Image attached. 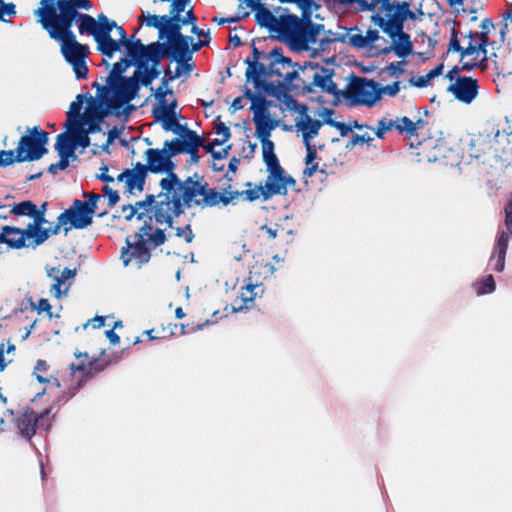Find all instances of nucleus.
<instances>
[{
  "label": "nucleus",
  "mask_w": 512,
  "mask_h": 512,
  "mask_svg": "<svg viewBox=\"0 0 512 512\" xmlns=\"http://www.w3.org/2000/svg\"><path fill=\"white\" fill-rule=\"evenodd\" d=\"M63 219L68 223L65 229L67 234L71 229H84L93 223L94 214L83 204L82 200L75 199L72 205L62 212Z\"/></svg>",
  "instance_id": "obj_20"
},
{
  "label": "nucleus",
  "mask_w": 512,
  "mask_h": 512,
  "mask_svg": "<svg viewBox=\"0 0 512 512\" xmlns=\"http://www.w3.org/2000/svg\"><path fill=\"white\" fill-rule=\"evenodd\" d=\"M84 197H87L88 200L83 201V204L93 213L95 214L97 210V203L100 200L101 196L94 192H84Z\"/></svg>",
  "instance_id": "obj_63"
},
{
  "label": "nucleus",
  "mask_w": 512,
  "mask_h": 512,
  "mask_svg": "<svg viewBox=\"0 0 512 512\" xmlns=\"http://www.w3.org/2000/svg\"><path fill=\"white\" fill-rule=\"evenodd\" d=\"M29 134L20 138L16 148V161H36L48 153L46 144L49 140L48 132L42 130L40 126H34L28 129Z\"/></svg>",
  "instance_id": "obj_9"
},
{
  "label": "nucleus",
  "mask_w": 512,
  "mask_h": 512,
  "mask_svg": "<svg viewBox=\"0 0 512 512\" xmlns=\"http://www.w3.org/2000/svg\"><path fill=\"white\" fill-rule=\"evenodd\" d=\"M434 150L436 151L434 154L435 159H443L446 163H450L451 165L458 162V153L453 148L447 147L444 141L438 140L434 146Z\"/></svg>",
  "instance_id": "obj_44"
},
{
  "label": "nucleus",
  "mask_w": 512,
  "mask_h": 512,
  "mask_svg": "<svg viewBox=\"0 0 512 512\" xmlns=\"http://www.w3.org/2000/svg\"><path fill=\"white\" fill-rule=\"evenodd\" d=\"M245 186L248 187V189L243 190V191H237V190L232 191V190H229L231 188V186L229 185L228 188H225L223 190V197H231L229 204L234 203L235 200L239 199L240 197H242L244 200L249 201V202L258 200L260 198V196H262L264 200H267L272 197V196L265 197L266 185L265 186H261V185L256 186V185H253L251 182H247L245 184Z\"/></svg>",
  "instance_id": "obj_28"
},
{
  "label": "nucleus",
  "mask_w": 512,
  "mask_h": 512,
  "mask_svg": "<svg viewBox=\"0 0 512 512\" xmlns=\"http://www.w3.org/2000/svg\"><path fill=\"white\" fill-rule=\"evenodd\" d=\"M37 205L33 203L31 200H25L19 203H15L11 209L10 213L14 216H28L31 217L35 212V208Z\"/></svg>",
  "instance_id": "obj_51"
},
{
  "label": "nucleus",
  "mask_w": 512,
  "mask_h": 512,
  "mask_svg": "<svg viewBox=\"0 0 512 512\" xmlns=\"http://www.w3.org/2000/svg\"><path fill=\"white\" fill-rule=\"evenodd\" d=\"M34 375L40 383H54L58 388L60 383L57 378L49 374V365L45 360H38L34 368Z\"/></svg>",
  "instance_id": "obj_45"
},
{
  "label": "nucleus",
  "mask_w": 512,
  "mask_h": 512,
  "mask_svg": "<svg viewBox=\"0 0 512 512\" xmlns=\"http://www.w3.org/2000/svg\"><path fill=\"white\" fill-rule=\"evenodd\" d=\"M75 276L76 269L64 268L60 271L59 278H57V283H54L52 286V290H54L56 297H60L62 293H65L68 290V287H65L64 291H62L61 288L65 285L66 281L73 279Z\"/></svg>",
  "instance_id": "obj_49"
},
{
  "label": "nucleus",
  "mask_w": 512,
  "mask_h": 512,
  "mask_svg": "<svg viewBox=\"0 0 512 512\" xmlns=\"http://www.w3.org/2000/svg\"><path fill=\"white\" fill-rule=\"evenodd\" d=\"M92 87L96 89L99 101L104 103L107 109L115 110L132 101L138 94L140 85L138 74H134L132 77L108 82L105 86L94 82Z\"/></svg>",
  "instance_id": "obj_6"
},
{
  "label": "nucleus",
  "mask_w": 512,
  "mask_h": 512,
  "mask_svg": "<svg viewBox=\"0 0 512 512\" xmlns=\"http://www.w3.org/2000/svg\"><path fill=\"white\" fill-rule=\"evenodd\" d=\"M417 16L410 9L408 1L388 0L387 7L381 8L371 16L372 22L377 25L386 35L392 39L391 45H384L380 53L388 54L394 52L399 58H405L413 51V44L410 35L404 32L406 20L415 21Z\"/></svg>",
  "instance_id": "obj_2"
},
{
  "label": "nucleus",
  "mask_w": 512,
  "mask_h": 512,
  "mask_svg": "<svg viewBox=\"0 0 512 512\" xmlns=\"http://www.w3.org/2000/svg\"><path fill=\"white\" fill-rule=\"evenodd\" d=\"M157 102V105L152 109V116L157 121L176 111L177 100L175 98H173L170 102H168L166 98L158 99Z\"/></svg>",
  "instance_id": "obj_43"
},
{
  "label": "nucleus",
  "mask_w": 512,
  "mask_h": 512,
  "mask_svg": "<svg viewBox=\"0 0 512 512\" xmlns=\"http://www.w3.org/2000/svg\"><path fill=\"white\" fill-rule=\"evenodd\" d=\"M492 149V139L486 135H479L471 140L469 154L471 157L479 159L490 153Z\"/></svg>",
  "instance_id": "obj_38"
},
{
  "label": "nucleus",
  "mask_w": 512,
  "mask_h": 512,
  "mask_svg": "<svg viewBox=\"0 0 512 512\" xmlns=\"http://www.w3.org/2000/svg\"><path fill=\"white\" fill-rule=\"evenodd\" d=\"M396 130L399 134L405 135L407 138L418 137L416 133L414 121L410 118L403 116L395 119Z\"/></svg>",
  "instance_id": "obj_48"
},
{
  "label": "nucleus",
  "mask_w": 512,
  "mask_h": 512,
  "mask_svg": "<svg viewBox=\"0 0 512 512\" xmlns=\"http://www.w3.org/2000/svg\"><path fill=\"white\" fill-rule=\"evenodd\" d=\"M263 161L268 171L265 197L286 195L288 186H294L296 181L292 176L285 173L275 153L263 156Z\"/></svg>",
  "instance_id": "obj_12"
},
{
  "label": "nucleus",
  "mask_w": 512,
  "mask_h": 512,
  "mask_svg": "<svg viewBox=\"0 0 512 512\" xmlns=\"http://www.w3.org/2000/svg\"><path fill=\"white\" fill-rule=\"evenodd\" d=\"M79 33L81 35H91L97 44V50L101 53L103 38L99 31V27L97 26V21L93 16L88 14L87 17L79 24Z\"/></svg>",
  "instance_id": "obj_37"
},
{
  "label": "nucleus",
  "mask_w": 512,
  "mask_h": 512,
  "mask_svg": "<svg viewBox=\"0 0 512 512\" xmlns=\"http://www.w3.org/2000/svg\"><path fill=\"white\" fill-rule=\"evenodd\" d=\"M504 212H505L504 223H505L508 233L505 231H502L499 234L497 242L494 246L493 255L490 259L491 261H495L494 270L499 273L502 272L505 268V258H506V253H507L509 239H510L509 235L512 236V193H511L509 201L505 205Z\"/></svg>",
  "instance_id": "obj_19"
},
{
  "label": "nucleus",
  "mask_w": 512,
  "mask_h": 512,
  "mask_svg": "<svg viewBox=\"0 0 512 512\" xmlns=\"http://www.w3.org/2000/svg\"><path fill=\"white\" fill-rule=\"evenodd\" d=\"M55 149L59 156L67 158L75 157V141L68 133H60L57 135Z\"/></svg>",
  "instance_id": "obj_39"
},
{
  "label": "nucleus",
  "mask_w": 512,
  "mask_h": 512,
  "mask_svg": "<svg viewBox=\"0 0 512 512\" xmlns=\"http://www.w3.org/2000/svg\"><path fill=\"white\" fill-rule=\"evenodd\" d=\"M306 148V157H305V169L303 171V175L305 177H312L317 171L324 172V170H319V162L317 155V147L314 144L304 145Z\"/></svg>",
  "instance_id": "obj_40"
},
{
  "label": "nucleus",
  "mask_w": 512,
  "mask_h": 512,
  "mask_svg": "<svg viewBox=\"0 0 512 512\" xmlns=\"http://www.w3.org/2000/svg\"><path fill=\"white\" fill-rule=\"evenodd\" d=\"M447 91L460 102L470 104L479 93L478 80L469 76L458 77L448 86Z\"/></svg>",
  "instance_id": "obj_24"
},
{
  "label": "nucleus",
  "mask_w": 512,
  "mask_h": 512,
  "mask_svg": "<svg viewBox=\"0 0 512 512\" xmlns=\"http://www.w3.org/2000/svg\"><path fill=\"white\" fill-rule=\"evenodd\" d=\"M302 19L297 15H280L273 33L278 38L286 40L292 47L297 48Z\"/></svg>",
  "instance_id": "obj_21"
},
{
  "label": "nucleus",
  "mask_w": 512,
  "mask_h": 512,
  "mask_svg": "<svg viewBox=\"0 0 512 512\" xmlns=\"http://www.w3.org/2000/svg\"><path fill=\"white\" fill-rule=\"evenodd\" d=\"M84 123H85L84 117L67 118L65 125L69 132L68 135H74L76 133L83 131Z\"/></svg>",
  "instance_id": "obj_58"
},
{
  "label": "nucleus",
  "mask_w": 512,
  "mask_h": 512,
  "mask_svg": "<svg viewBox=\"0 0 512 512\" xmlns=\"http://www.w3.org/2000/svg\"><path fill=\"white\" fill-rule=\"evenodd\" d=\"M474 287L478 295L492 293L496 284L492 275H488L474 283Z\"/></svg>",
  "instance_id": "obj_53"
},
{
  "label": "nucleus",
  "mask_w": 512,
  "mask_h": 512,
  "mask_svg": "<svg viewBox=\"0 0 512 512\" xmlns=\"http://www.w3.org/2000/svg\"><path fill=\"white\" fill-rule=\"evenodd\" d=\"M122 359V353H113L107 358L100 359V357H92L91 360L88 361V365H84L83 363L79 364H70L71 374L74 375L75 372H82V377L78 380L77 385L73 388V392L71 393V397L78 391L88 379L95 377L99 373L106 370L109 366L117 364Z\"/></svg>",
  "instance_id": "obj_14"
},
{
  "label": "nucleus",
  "mask_w": 512,
  "mask_h": 512,
  "mask_svg": "<svg viewBox=\"0 0 512 512\" xmlns=\"http://www.w3.org/2000/svg\"><path fill=\"white\" fill-rule=\"evenodd\" d=\"M148 171L144 164L137 162L133 169H125L117 176V181L125 182L126 191L133 194L134 190L142 192L144 190Z\"/></svg>",
  "instance_id": "obj_26"
},
{
  "label": "nucleus",
  "mask_w": 512,
  "mask_h": 512,
  "mask_svg": "<svg viewBox=\"0 0 512 512\" xmlns=\"http://www.w3.org/2000/svg\"><path fill=\"white\" fill-rule=\"evenodd\" d=\"M146 164L145 169L153 174H166L159 182L161 192L166 188H171L177 181L175 169L176 163L173 157L177 156L176 142L163 143V148H148L145 153Z\"/></svg>",
  "instance_id": "obj_5"
},
{
  "label": "nucleus",
  "mask_w": 512,
  "mask_h": 512,
  "mask_svg": "<svg viewBox=\"0 0 512 512\" xmlns=\"http://www.w3.org/2000/svg\"><path fill=\"white\" fill-rule=\"evenodd\" d=\"M281 3H294L303 13V17L310 15L313 8L317 9L319 6L315 4L314 0H279Z\"/></svg>",
  "instance_id": "obj_57"
},
{
  "label": "nucleus",
  "mask_w": 512,
  "mask_h": 512,
  "mask_svg": "<svg viewBox=\"0 0 512 512\" xmlns=\"http://www.w3.org/2000/svg\"><path fill=\"white\" fill-rule=\"evenodd\" d=\"M323 122L312 119L305 111L301 114L300 120L296 121L295 127L302 133V141L304 145H311V140L319 134Z\"/></svg>",
  "instance_id": "obj_29"
},
{
  "label": "nucleus",
  "mask_w": 512,
  "mask_h": 512,
  "mask_svg": "<svg viewBox=\"0 0 512 512\" xmlns=\"http://www.w3.org/2000/svg\"><path fill=\"white\" fill-rule=\"evenodd\" d=\"M114 29L118 34V39H113L114 44L111 46L107 44V40H103L101 51L103 56L112 58L116 52L120 51L122 46L126 49L127 57H136L139 51L144 49L145 45L141 39H136L134 35L129 38L122 26L116 24Z\"/></svg>",
  "instance_id": "obj_18"
},
{
  "label": "nucleus",
  "mask_w": 512,
  "mask_h": 512,
  "mask_svg": "<svg viewBox=\"0 0 512 512\" xmlns=\"http://www.w3.org/2000/svg\"><path fill=\"white\" fill-rule=\"evenodd\" d=\"M91 101L90 106L86 113L84 114L85 122H92V120L102 121V119L107 115V111L101 107L103 104L101 101L99 104H96L90 94H87Z\"/></svg>",
  "instance_id": "obj_50"
},
{
  "label": "nucleus",
  "mask_w": 512,
  "mask_h": 512,
  "mask_svg": "<svg viewBox=\"0 0 512 512\" xmlns=\"http://www.w3.org/2000/svg\"><path fill=\"white\" fill-rule=\"evenodd\" d=\"M104 196L108 198V206L114 207L120 200V196L116 190H113L110 186L105 185L101 189Z\"/></svg>",
  "instance_id": "obj_64"
},
{
  "label": "nucleus",
  "mask_w": 512,
  "mask_h": 512,
  "mask_svg": "<svg viewBox=\"0 0 512 512\" xmlns=\"http://www.w3.org/2000/svg\"><path fill=\"white\" fill-rule=\"evenodd\" d=\"M164 26L162 28V32L159 40L166 39L164 42L156 41L150 43L155 48H158L162 51L176 54H183L186 52V43H187V35L182 34V27L185 26L181 22V18L164 16Z\"/></svg>",
  "instance_id": "obj_10"
},
{
  "label": "nucleus",
  "mask_w": 512,
  "mask_h": 512,
  "mask_svg": "<svg viewBox=\"0 0 512 512\" xmlns=\"http://www.w3.org/2000/svg\"><path fill=\"white\" fill-rule=\"evenodd\" d=\"M33 236L27 231V228H18L5 225L1 229L0 243L6 244L11 249L37 248L39 245H32Z\"/></svg>",
  "instance_id": "obj_23"
},
{
  "label": "nucleus",
  "mask_w": 512,
  "mask_h": 512,
  "mask_svg": "<svg viewBox=\"0 0 512 512\" xmlns=\"http://www.w3.org/2000/svg\"><path fill=\"white\" fill-rule=\"evenodd\" d=\"M59 5L66 9H79L90 10L92 8V2L90 0H57Z\"/></svg>",
  "instance_id": "obj_55"
},
{
  "label": "nucleus",
  "mask_w": 512,
  "mask_h": 512,
  "mask_svg": "<svg viewBox=\"0 0 512 512\" xmlns=\"http://www.w3.org/2000/svg\"><path fill=\"white\" fill-rule=\"evenodd\" d=\"M392 129H396L395 120L383 117L380 120H378L374 132L378 138L383 139L385 137V134L390 132Z\"/></svg>",
  "instance_id": "obj_54"
},
{
  "label": "nucleus",
  "mask_w": 512,
  "mask_h": 512,
  "mask_svg": "<svg viewBox=\"0 0 512 512\" xmlns=\"http://www.w3.org/2000/svg\"><path fill=\"white\" fill-rule=\"evenodd\" d=\"M60 51L64 59L72 66L77 79H85L88 75L86 58L89 53L87 45L81 44L76 37L59 41Z\"/></svg>",
  "instance_id": "obj_13"
},
{
  "label": "nucleus",
  "mask_w": 512,
  "mask_h": 512,
  "mask_svg": "<svg viewBox=\"0 0 512 512\" xmlns=\"http://www.w3.org/2000/svg\"><path fill=\"white\" fill-rule=\"evenodd\" d=\"M86 95L79 94L76 97V101L72 102L70 104V109L67 112V118L72 117H84V115L81 114V109L83 106V99Z\"/></svg>",
  "instance_id": "obj_61"
},
{
  "label": "nucleus",
  "mask_w": 512,
  "mask_h": 512,
  "mask_svg": "<svg viewBox=\"0 0 512 512\" xmlns=\"http://www.w3.org/2000/svg\"><path fill=\"white\" fill-rule=\"evenodd\" d=\"M50 413L51 408H46L41 413H37L32 408L27 407L16 419V426L20 435L23 438L30 440L35 435L38 427L48 429L50 426L48 420Z\"/></svg>",
  "instance_id": "obj_17"
},
{
  "label": "nucleus",
  "mask_w": 512,
  "mask_h": 512,
  "mask_svg": "<svg viewBox=\"0 0 512 512\" xmlns=\"http://www.w3.org/2000/svg\"><path fill=\"white\" fill-rule=\"evenodd\" d=\"M201 146H204V139L199 136L198 134H195L194 136L190 137L189 139L185 141L177 140L176 141V149H177V155L180 154H188L189 155V164L197 165L200 161L199 156V148Z\"/></svg>",
  "instance_id": "obj_31"
},
{
  "label": "nucleus",
  "mask_w": 512,
  "mask_h": 512,
  "mask_svg": "<svg viewBox=\"0 0 512 512\" xmlns=\"http://www.w3.org/2000/svg\"><path fill=\"white\" fill-rule=\"evenodd\" d=\"M333 70L321 67L318 73H315L312 80L313 87H318L322 92L338 96L339 90L336 83L332 80Z\"/></svg>",
  "instance_id": "obj_34"
},
{
  "label": "nucleus",
  "mask_w": 512,
  "mask_h": 512,
  "mask_svg": "<svg viewBox=\"0 0 512 512\" xmlns=\"http://www.w3.org/2000/svg\"><path fill=\"white\" fill-rule=\"evenodd\" d=\"M190 0H172L170 5L169 14L166 16L181 18V13L186 10Z\"/></svg>",
  "instance_id": "obj_59"
},
{
  "label": "nucleus",
  "mask_w": 512,
  "mask_h": 512,
  "mask_svg": "<svg viewBox=\"0 0 512 512\" xmlns=\"http://www.w3.org/2000/svg\"><path fill=\"white\" fill-rule=\"evenodd\" d=\"M268 102L266 98L263 95H258L255 99L251 101V107L250 109L253 111L254 116L257 115H263L268 112L267 109Z\"/></svg>",
  "instance_id": "obj_56"
},
{
  "label": "nucleus",
  "mask_w": 512,
  "mask_h": 512,
  "mask_svg": "<svg viewBox=\"0 0 512 512\" xmlns=\"http://www.w3.org/2000/svg\"><path fill=\"white\" fill-rule=\"evenodd\" d=\"M160 121L163 130L173 132L177 135V137H174L171 140H166V142H176L177 140L185 141L197 134L196 131L190 129L186 124L179 123L176 111L162 118Z\"/></svg>",
  "instance_id": "obj_27"
},
{
  "label": "nucleus",
  "mask_w": 512,
  "mask_h": 512,
  "mask_svg": "<svg viewBox=\"0 0 512 512\" xmlns=\"http://www.w3.org/2000/svg\"><path fill=\"white\" fill-rule=\"evenodd\" d=\"M373 141H374V138L372 136H370V134H368V133H365V134H362V135L354 134L350 138L349 142L346 144V148L352 149L356 145L364 144V143L367 144V145H370L371 142H373Z\"/></svg>",
  "instance_id": "obj_60"
},
{
  "label": "nucleus",
  "mask_w": 512,
  "mask_h": 512,
  "mask_svg": "<svg viewBox=\"0 0 512 512\" xmlns=\"http://www.w3.org/2000/svg\"><path fill=\"white\" fill-rule=\"evenodd\" d=\"M321 66L317 63L305 62L304 65L294 67L296 72L295 80L288 85L287 90L307 94L313 91L312 80L315 73H318Z\"/></svg>",
  "instance_id": "obj_22"
},
{
  "label": "nucleus",
  "mask_w": 512,
  "mask_h": 512,
  "mask_svg": "<svg viewBox=\"0 0 512 512\" xmlns=\"http://www.w3.org/2000/svg\"><path fill=\"white\" fill-rule=\"evenodd\" d=\"M33 219L32 222L28 223L26 226L27 231L33 236V240H31L32 245H42L48 239V231L47 228H44L43 225L48 223L45 218V214L42 212H38V207L35 208V212L31 215Z\"/></svg>",
  "instance_id": "obj_30"
},
{
  "label": "nucleus",
  "mask_w": 512,
  "mask_h": 512,
  "mask_svg": "<svg viewBox=\"0 0 512 512\" xmlns=\"http://www.w3.org/2000/svg\"><path fill=\"white\" fill-rule=\"evenodd\" d=\"M208 45V40H198L197 42H194L192 37L187 36L186 52H184L183 54L177 52L176 54L171 53L169 56V60L171 62H176L177 64H184L185 62L190 61L192 59L193 53L199 51L202 47Z\"/></svg>",
  "instance_id": "obj_35"
},
{
  "label": "nucleus",
  "mask_w": 512,
  "mask_h": 512,
  "mask_svg": "<svg viewBox=\"0 0 512 512\" xmlns=\"http://www.w3.org/2000/svg\"><path fill=\"white\" fill-rule=\"evenodd\" d=\"M40 5L35 15L51 39L59 42L76 37L71 30L74 22L65 7L59 5L57 0H41Z\"/></svg>",
  "instance_id": "obj_4"
},
{
  "label": "nucleus",
  "mask_w": 512,
  "mask_h": 512,
  "mask_svg": "<svg viewBox=\"0 0 512 512\" xmlns=\"http://www.w3.org/2000/svg\"><path fill=\"white\" fill-rule=\"evenodd\" d=\"M164 57L169 59V53L150 44L144 46V49L139 51L136 57H132L137 67L134 74H138L139 85L147 87L154 79L158 78L160 75L158 65Z\"/></svg>",
  "instance_id": "obj_8"
},
{
  "label": "nucleus",
  "mask_w": 512,
  "mask_h": 512,
  "mask_svg": "<svg viewBox=\"0 0 512 512\" xmlns=\"http://www.w3.org/2000/svg\"><path fill=\"white\" fill-rule=\"evenodd\" d=\"M96 21L103 40H107L108 45H113L114 42L113 38L111 37V32L114 27H116V22L114 20L108 19V17L103 13L98 15Z\"/></svg>",
  "instance_id": "obj_47"
},
{
  "label": "nucleus",
  "mask_w": 512,
  "mask_h": 512,
  "mask_svg": "<svg viewBox=\"0 0 512 512\" xmlns=\"http://www.w3.org/2000/svg\"><path fill=\"white\" fill-rule=\"evenodd\" d=\"M153 208V217L157 224L172 228L173 219L184 213V208L201 209L215 207L220 203L229 205L231 197H223L215 188H211L204 176L194 173L184 180L177 176L176 184L158 194Z\"/></svg>",
  "instance_id": "obj_1"
},
{
  "label": "nucleus",
  "mask_w": 512,
  "mask_h": 512,
  "mask_svg": "<svg viewBox=\"0 0 512 512\" xmlns=\"http://www.w3.org/2000/svg\"><path fill=\"white\" fill-rule=\"evenodd\" d=\"M253 121L256 127V136L257 138H269L271 134V130L274 129L275 125L273 124L270 114L266 113L263 115L253 116Z\"/></svg>",
  "instance_id": "obj_41"
},
{
  "label": "nucleus",
  "mask_w": 512,
  "mask_h": 512,
  "mask_svg": "<svg viewBox=\"0 0 512 512\" xmlns=\"http://www.w3.org/2000/svg\"><path fill=\"white\" fill-rule=\"evenodd\" d=\"M340 4L348 5L355 12H377L381 6L387 7L388 0H337Z\"/></svg>",
  "instance_id": "obj_36"
},
{
  "label": "nucleus",
  "mask_w": 512,
  "mask_h": 512,
  "mask_svg": "<svg viewBox=\"0 0 512 512\" xmlns=\"http://www.w3.org/2000/svg\"><path fill=\"white\" fill-rule=\"evenodd\" d=\"M305 18H307V20H302L297 49H305L309 43L316 42L323 28V25L311 22L309 15Z\"/></svg>",
  "instance_id": "obj_33"
},
{
  "label": "nucleus",
  "mask_w": 512,
  "mask_h": 512,
  "mask_svg": "<svg viewBox=\"0 0 512 512\" xmlns=\"http://www.w3.org/2000/svg\"><path fill=\"white\" fill-rule=\"evenodd\" d=\"M271 60L270 51L264 52L259 50L254 42L252 43V58L247 57L244 63L248 66L245 71L246 79L251 80L256 88L265 87L268 91L272 84L262 80L263 73L267 63Z\"/></svg>",
  "instance_id": "obj_16"
},
{
  "label": "nucleus",
  "mask_w": 512,
  "mask_h": 512,
  "mask_svg": "<svg viewBox=\"0 0 512 512\" xmlns=\"http://www.w3.org/2000/svg\"><path fill=\"white\" fill-rule=\"evenodd\" d=\"M152 218L153 215L148 216L149 222L144 221L135 234L126 237V246L122 247L120 256L125 267L133 264L140 269L150 261L151 249L161 246L167 240L165 229L154 228Z\"/></svg>",
  "instance_id": "obj_3"
},
{
  "label": "nucleus",
  "mask_w": 512,
  "mask_h": 512,
  "mask_svg": "<svg viewBox=\"0 0 512 512\" xmlns=\"http://www.w3.org/2000/svg\"><path fill=\"white\" fill-rule=\"evenodd\" d=\"M164 15L158 16V15H151L150 13L145 14L142 12V14L138 17L139 22H144L147 27H152L158 30V38H160L162 28L164 26Z\"/></svg>",
  "instance_id": "obj_52"
},
{
  "label": "nucleus",
  "mask_w": 512,
  "mask_h": 512,
  "mask_svg": "<svg viewBox=\"0 0 512 512\" xmlns=\"http://www.w3.org/2000/svg\"><path fill=\"white\" fill-rule=\"evenodd\" d=\"M459 33L454 27L450 31L449 39V51L458 52L460 58L471 57V60H478L482 57V60H489L490 57L487 55V45L485 33H478L469 31L465 33L464 39L467 40L466 45H461V39Z\"/></svg>",
  "instance_id": "obj_7"
},
{
  "label": "nucleus",
  "mask_w": 512,
  "mask_h": 512,
  "mask_svg": "<svg viewBox=\"0 0 512 512\" xmlns=\"http://www.w3.org/2000/svg\"><path fill=\"white\" fill-rule=\"evenodd\" d=\"M382 41L385 45L387 40L379 35L378 30L368 29L366 34L363 35L361 30L357 27L351 28L348 34V44L356 49H376L380 52V48L384 46L377 44L378 41Z\"/></svg>",
  "instance_id": "obj_25"
},
{
  "label": "nucleus",
  "mask_w": 512,
  "mask_h": 512,
  "mask_svg": "<svg viewBox=\"0 0 512 512\" xmlns=\"http://www.w3.org/2000/svg\"><path fill=\"white\" fill-rule=\"evenodd\" d=\"M400 89V81H395L392 84H388L385 86H380L378 84L379 99L381 98L382 95L395 97L399 93Z\"/></svg>",
  "instance_id": "obj_62"
},
{
  "label": "nucleus",
  "mask_w": 512,
  "mask_h": 512,
  "mask_svg": "<svg viewBox=\"0 0 512 512\" xmlns=\"http://www.w3.org/2000/svg\"><path fill=\"white\" fill-rule=\"evenodd\" d=\"M259 292H263V289L258 284L248 283L246 286L241 289V300L244 302V305H240L239 307H233L234 311H238L245 308H249L250 305L253 304L255 297Z\"/></svg>",
  "instance_id": "obj_42"
},
{
  "label": "nucleus",
  "mask_w": 512,
  "mask_h": 512,
  "mask_svg": "<svg viewBox=\"0 0 512 512\" xmlns=\"http://www.w3.org/2000/svg\"><path fill=\"white\" fill-rule=\"evenodd\" d=\"M135 65V60L132 57H122L118 62L113 64V67L106 78V83L117 80L118 78H126L122 74L131 66Z\"/></svg>",
  "instance_id": "obj_46"
},
{
  "label": "nucleus",
  "mask_w": 512,
  "mask_h": 512,
  "mask_svg": "<svg viewBox=\"0 0 512 512\" xmlns=\"http://www.w3.org/2000/svg\"><path fill=\"white\" fill-rule=\"evenodd\" d=\"M271 60L267 63L266 69L263 73L262 80L278 77V84L283 86L287 90L288 85L295 80L296 72L294 67L298 66V63H293L289 57L284 56L283 49L281 47H275L270 51Z\"/></svg>",
  "instance_id": "obj_11"
},
{
  "label": "nucleus",
  "mask_w": 512,
  "mask_h": 512,
  "mask_svg": "<svg viewBox=\"0 0 512 512\" xmlns=\"http://www.w3.org/2000/svg\"><path fill=\"white\" fill-rule=\"evenodd\" d=\"M347 97L354 103L372 107L379 100L378 83L364 77H353L347 88Z\"/></svg>",
  "instance_id": "obj_15"
},
{
  "label": "nucleus",
  "mask_w": 512,
  "mask_h": 512,
  "mask_svg": "<svg viewBox=\"0 0 512 512\" xmlns=\"http://www.w3.org/2000/svg\"><path fill=\"white\" fill-rule=\"evenodd\" d=\"M246 6L250 7L255 12V22L260 27L266 28L269 32L273 33L277 24L278 17L272 13V11L267 7L266 3H257Z\"/></svg>",
  "instance_id": "obj_32"
}]
</instances>
